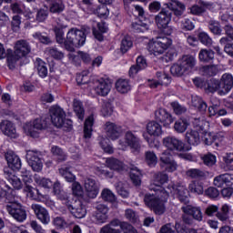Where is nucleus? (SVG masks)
Returning a JSON list of instances; mask_svg holds the SVG:
<instances>
[{"mask_svg": "<svg viewBox=\"0 0 233 233\" xmlns=\"http://www.w3.org/2000/svg\"><path fill=\"white\" fill-rule=\"evenodd\" d=\"M5 159L8 167L4 168L5 177L12 185L15 190H21L24 187L23 181H21V178L14 173V170H19V168H21V158H19L14 151H7L5 153Z\"/></svg>", "mask_w": 233, "mask_h": 233, "instance_id": "nucleus-1", "label": "nucleus"}, {"mask_svg": "<svg viewBox=\"0 0 233 233\" xmlns=\"http://www.w3.org/2000/svg\"><path fill=\"white\" fill-rule=\"evenodd\" d=\"M232 87L233 76L229 73H225L220 79L212 78L208 81L205 90L210 94L217 92L218 96H227L232 90Z\"/></svg>", "mask_w": 233, "mask_h": 233, "instance_id": "nucleus-2", "label": "nucleus"}, {"mask_svg": "<svg viewBox=\"0 0 233 233\" xmlns=\"http://www.w3.org/2000/svg\"><path fill=\"white\" fill-rule=\"evenodd\" d=\"M208 124L205 120L199 118H194L193 127L195 130L187 131L186 133V140L188 145H199V133L207 134V127Z\"/></svg>", "mask_w": 233, "mask_h": 233, "instance_id": "nucleus-3", "label": "nucleus"}, {"mask_svg": "<svg viewBox=\"0 0 233 233\" xmlns=\"http://www.w3.org/2000/svg\"><path fill=\"white\" fill-rule=\"evenodd\" d=\"M51 122L56 128H72V120L66 119V113L60 106H55L49 109Z\"/></svg>", "mask_w": 233, "mask_h": 233, "instance_id": "nucleus-4", "label": "nucleus"}, {"mask_svg": "<svg viewBox=\"0 0 233 233\" xmlns=\"http://www.w3.org/2000/svg\"><path fill=\"white\" fill-rule=\"evenodd\" d=\"M168 181V175L165 173H156L153 177V180L149 185V190L156 192L157 196L160 198H167L168 191L165 190L163 185Z\"/></svg>", "mask_w": 233, "mask_h": 233, "instance_id": "nucleus-5", "label": "nucleus"}, {"mask_svg": "<svg viewBox=\"0 0 233 233\" xmlns=\"http://www.w3.org/2000/svg\"><path fill=\"white\" fill-rule=\"evenodd\" d=\"M119 146L121 150H127V147H129L133 154L141 152V140L130 131L126 133L125 140H119Z\"/></svg>", "mask_w": 233, "mask_h": 233, "instance_id": "nucleus-6", "label": "nucleus"}, {"mask_svg": "<svg viewBox=\"0 0 233 233\" xmlns=\"http://www.w3.org/2000/svg\"><path fill=\"white\" fill-rule=\"evenodd\" d=\"M172 39L167 36H158L156 41L148 44V50L153 56H161L170 46Z\"/></svg>", "mask_w": 233, "mask_h": 233, "instance_id": "nucleus-7", "label": "nucleus"}, {"mask_svg": "<svg viewBox=\"0 0 233 233\" xmlns=\"http://www.w3.org/2000/svg\"><path fill=\"white\" fill-rule=\"evenodd\" d=\"M5 208L8 214H10V216L19 223H23V221L26 219V210L20 203L14 201L13 198L7 202Z\"/></svg>", "mask_w": 233, "mask_h": 233, "instance_id": "nucleus-8", "label": "nucleus"}, {"mask_svg": "<svg viewBox=\"0 0 233 233\" xmlns=\"http://www.w3.org/2000/svg\"><path fill=\"white\" fill-rule=\"evenodd\" d=\"M48 124L46 120L36 118L33 122L27 123L24 126V130L26 136L31 137H39V130H45L47 128Z\"/></svg>", "mask_w": 233, "mask_h": 233, "instance_id": "nucleus-9", "label": "nucleus"}, {"mask_svg": "<svg viewBox=\"0 0 233 233\" xmlns=\"http://www.w3.org/2000/svg\"><path fill=\"white\" fill-rule=\"evenodd\" d=\"M194 66H196V57L192 56L191 55H184L177 61L176 76L177 77H181V76L185 75V72L192 70Z\"/></svg>", "mask_w": 233, "mask_h": 233, "instance_id": "nucleus-10", "label": "nucleus"}, {"mask_svg": "<svg viewBox=\"0 0 233 233\" xmlns=\"http://www.w3.org/2000/svg\"><path fill=\"white\" fill-rule=\"evenodd\" d=\"M43 155L38 150H27L25 159L34 172H41L43 170Z\"/></svg>", "mask_w": 233, "mask_h": 233, "instance_id": "nucleus-11", "label": "nucleus"}, {"mask_svg": "<svg viewBox=\"0 0 233 233\" xmlns=\"http://www.w3.org/2000/svg\"><path fill=\"white\" fill-rule=\"evenodd\" d=\"M144 202L147 207L151 208L157 216L165 214V203L159 198L154 197L151 194H146L144 198Z\"/></svg>", "mask_w": 233, "mask_h": 233, "instance_id": "nucleus-12", "label": "nucleus"}, {"mask_svg": "<svg viewBox=\"0 0 233 233\" xmlns=\"http://www.w3.org/2000/svg\"><path fill=\"white\" fill-rule=\"evenodd\" d=\"M155 119L157 123H161L165 128H170V125L174 123V116L165 108H158L155 111Z\"/></svg>", "mask_w": 233, "mask_h": 233, "instance_id": "nucleus-13", "label": "nucleus"}, {"mask_svg": "<svg viewBox=\"0 0 233 233\" xmlns=\"http://www.w3.org/2000/svg\"><path fill=\"white\" fill-rule=\"evenodd\" d=\"M190 14L192 15H202L207 12V10H210L211 12H214L215 6L214 4L209 2H205L203 0H198L197 5H193L190 8Z\"/></svg>", "mask_w": 233, "mask_h": 233, "instance_id": "nucleus-14", "label": "nucleus"}, {"mask_svg": "<svg viewBox=\"0 0 233 233\" xmlns=\"http://www.w3.org/2000/svg\"><path fill=\"white\" fill-rule=\"evenodd\" d=\"M176 156V151L165 150L160 154L159 159L161 163L166 165V170L167 172H174L176 170V161L174 157Z\"/></svg>", "mask_w": 233, "mask_h": 233, "instance_id": "nucleus-15", "label": "nucleus"}, {"mask_svg": "<svg viewBox=\"0 0 233 233\" xmlns=\"http://www.w3.org/2000/svg\"><path fill=\"white\" fill-rule=\"evenodd\" d=\"M105 132L109 139L116 141L123 134V127L114 122H106L105 124Z\"/></svg>", "mask_w": 233, "mask_h": 233, "instance_id": "nucleus-16", "label": "nucleus"}, {"mask_svg": "<svg viewBox=\"0 0 233 233\" xmlns=\"http://www.w3.org/2000/svg\"><path fill=\"white\" fill-rule=\"evenodd\" d=\"M69 212H71L72 216L81 219L86 216V208L83 206V202L81 200L75 198L71 205L67 207Z\"/></svg>", "mask_w": 233, "mask_h": 233, "instance_id": "nucleus-17", "label": "nucleus"}, {"mask_svg": "<svg viewBox=\"0 0 233 233\" xmlns=\"http://www.w3.org/2000/svg\"><path fill=\"white\" fill-rule=\"evenodd\" d=\"M31 208L37 219H39L43 225H48L50 223V214H48V210H46V208H43V206L39 204H32Z\"/></svg>", "mask_w": 233, "mask_h": 233, "instance_id": "nucleus-18", "label": "nucleus"}, {"mask_svg": "<svg viewBox=\"0 0 233 233\" xmlns=\"http://www.w3.org/2000/svg\"><path fill=\"white\" fill-rule=\"evenodd\" d=\"M79 34H77V29H70L67 32L66 38L65 41L66 50H69L72 52L74 50L73 46H79L80 41L77 40L76 37H79Z\"/></svg>", "mask_w": 233, "mask_h": 233, "instance_id": "nucleus-19", "label": "nucleus"}, {"mask_svg": "<svg viewBox=\"0 0 233 233\" xmlns=\"http://www.w3.org/2000/svg\"><path fill=\"white\" fill-rule=\"evenodd\" d=\"M30 44L26 42L25 40H18L16 41L15 45V56L16 57H25V56H28L30 54Z\"/></svg>", "mask_w": 233, "mask_h": 233, "instance_id": "nucleus-20", "label": "nucleus"}, {"mask_svg": "<svg viewBox=\"0 0 233 233\" xmlns=\"http://www.w3.org/2000/svg\"><path fill=\"white\" fill-rule=\"evenodd\" d=\"M181 208L184 214L192 216L193 219H196V221H203V212H201V208L187 204Z\"/></svg>", "mask_w": 233, "mask_h": 233, "instance_id": "nucleus-21", "label": "nucleus"}, {"mask_svg": "<svg viewBox=\"0 0 233 233\" xmlns=\"http://www.w3.org/2000/svg\"><path fill=\"white\" fill-rule=\"evenodd\" d=\"M85 189L91 199L97 198V194H99V187H97V183L93 178H86Z\"/></svg>", "mask_w": 233, "mask_h": 233, "instance_id": "nucleus-22", "label": "nucleus"}, {"mask_svg": "<svg viewBox=\"0 0 233 233\" xmlns=\"http://www.w3.org/2000/svg\"><path fill=\"white\" fill-rule=\"evenodd\" d=\"M0 130H2L5 136L15 139L17 137V131L15 130V126L8 120H4L0 123Z\"/></svg>", "mask_w": 233, "mask_h": 233, "instance_id": "nucleus-23", "label": "nucleus"}, {"mask_svg": "<svg viewBox=\"0 0 233 233\" xmlns=\"http://www.w3.org/2000/svg\"><path fill=\"white\" fill-rule=\"evenodd\" d=\"M156 23L158 28L167 30L168 28V24L170 23V15L167 14L165 8L156 16Z\"/></svg>", "mask_w": 233, "mask_h": 233, "instance_id": "nucleus-24", "label": "nucleus"}, {"mask_svg": "<svg viewBox=\"0 0 233 233\" xmlns=\"http://www.w3.org/2000/svg\"><path fill=\"white\" fill-rule=\"evenodd\" d=\"M110 90H112V84L109 82H106V80H99L96 82L95 92L97 96H108Z\"/></svg>", "mask_w": 233, "mask_h": 233, "instance_id": "nucleus-25", "label": "nucleus"}, {"mask_svg": "<svg viewBox=\"0 0 233 233\" xmlns=\"http://www.w3.org/2000/svg\"><path fill=\"white\" fill-rule=\"evenodd\" d=\"M233 183V176L230 174H223L214 178L215 187H228Z\"/></svg>", "mask_w": 233, "mask_h": 233, "instance_id": "nucleus-26", "label": "nucleus"}, {"mask_svg": "<svg viewBox=\"0 0 233 233\" xmlns=\"http://www.w3.org/2000/svg\"><path fill=\"white\" fill-rule=\"evenodd\" d=\"M147 130L149 136H155L157 137L163 134V127L157 120L149 122L147 126Z\"/></svg>", "mask_w": 233, "mask_h": 233, "instance_id": "nucleus-27", "label": "nucleus"}, {"mask_svg": "<svg viewBox=\"0 0 233 233\" xmlns=\"http://www.w3.org/2000/svg\"><path fill=\"white\" fill-rule=\"evenodd\" d=\"M116 227H120L119 219L116 218L110 221L100 229V233H121L120 229H116Z\"/></svg>", "mask_w": 233, "mask_h": 233, "instance_id": "nucleus-28", "label": "nucleus"}, {"mask_svg": "<svg viewBox=\"0 0 233 233\" xmlns=\"http://www.w3.org/2000/svg\"><path fill=\"white\" fill-rule=\"evenodd\" d=\"M157 77L159 79L157 82H152L149 86L150 88H157L159 85L167 86L170 84V77H168L165 73L157 72Z\"/></svg>", "mask_w": 233, "mask_h": 233, "instance_id": "nucleus-29", "label": "nucleus"}, {"mask_svg": "<svg viewBox=\"0 0 233 233\" xmlns=\"http://www.w3.org/2000/svg\"><path fill=\"white\" fill-rule=\"evenodd\" d=\"M177 195L180 203H184L185 207L190 204V199L188 198V190L184 186H178L177 187Z\"/></svg>", "mask_w": 233, "mask_h": 233, "instance_id": "nucleus-30", "label": "nucleus"}, {"mask_svg": "<svg viewBox=\"0 0 233 233\" xmlns=\"http://www.w3.org/2000/svg\"><path fill=\"white\" fill-rule=\"evenodd\" d=\"M106 167L110 168V170H116V172H119V170H123L124 165L121 160L109 157L106 159Z\"/></svg>", "mask_w": 233, "mask_h": 233, "instance_id": "nucleus-31", "label": "nucleus"}, {"mask_svg": "<svg viewBox=\"0 0 233 233\" xmlns=\"http://www.w3.org/2000/svg\"><path fill=\"white\" fill-rule=\"evenodd\" d=\"M186 176L191 179H203L207 177V173L198 168H191L186 172Z\"/></svg>", "mask_w": 233, "mask_h": 233, "instance_id": "nucleus-32", "label": "nucleus"}, {"mask_svg": "<svg viewBox=\"0 0 233 233\" xmlns=\"http://www.w3.org/2000/svg\"><path fill=\"white\" fill-rule=\"evenodd\" d=\"M73 109L74 112L76 114L78 119L83 121L85 119V108L83 107V103L81 101L75 99L73 101Z\"/></svg>", "mask_w": 233, "mask_h": 233, "instance_id": "nucleus-33", "label": "nucleus"}, {"mask_svg": "<svg viewBox=\"0 0 233 233\" xmlns=\"http://www.w3.org/2000/svg\"><path fill=\"white\" fill-rule=\"evenodd\" d=\"M191 104L195 108H198L199 112H206L207 111V103L203 101V99L198 96L191 97Z\"/></svg>", "mask_w": 233, "mask_h": 233, "instance_id": "nucleus-34", "label": "nucleus"}, {"mask_svg": "<svg viewBox=\"0 0 233 233\" xmlns=\"http://www.w3.org/2000/svg\"><path fill=\"white\" fill-rule=\"evenodd\" d=\"M94 125V116H89L84 124V137L90 139L92 137V127Z\"/></svg>", "mask_w": 233, "mask_h": 233, "instance_id": "nucleus-35", "label": "nucleus"}, {"mask_svg": "<svg viewBox=\"0 0 233 233\" xmlns=\"http://www.w3.org/2000/svg\"><path fill=\"white\" fill-rule=\"evenodd\" d=\"M188 190H190L192 194H197L198 196H201L205 192L203 183L199 181H192L188 186Z\"/></svg>", "mask_w": 233, "mask_h": 233, "instance_id": "nucleus-36", "label": "nucleus"}, {"mask_svg": "<svg viewBox=\"0 0 233 233\" xmlns=\"http://www.w3.org/2000/svg\"><path fill=\"white\" fill-rule=\"evenodd\" d=\"M199 61L204 63H208V61H212L214 59V51L210 49H201L198 54Z\"/></svg>", "mask_w": 233, "mask_h": 233, "instance_id": "nucleus-37", "label": "nucleus"}, {"mask_svg": "<svg viewBox=\"0 0 233 233\" xmlns=\"http://www.w3.org/2000/svg\"><path fill=\"white\" fill-rule=\"evenodd\" d=\"M59 174L68 183H74V181H76V176L72 174V171H70V167H61L59 169Z\"/></svg>", "mask_w": 233, "mask_h": 233, "instance_id": "nucleus-38", "label": "nucleus"}, {"mask_svg": "<svg viewBox=\"0 0 233 233\" xmlns=\"http://www.w3.org/2000/svg\"><path fill=\"white\" fill-rule=\"evenodd\" d=\"M130 170L131 181H133L134 185H141V171L135 166H132Z\"/></svg>", "mask_w": 233, "mask_h": 233, "instance_id": "nucleus-39", "label": "nucleus"}, {"mask_svg": "<svg viewBox=\"0 0 233 233\" xmlns=\"http://www.w3.org/2000/svg\"><path fill=\"white\" fill-rule=\"evenodd\" d=\"M116 88L120 94H127L130 90V84L127 80L118 79L116 83Z\"/></svg>", "mask_w": 233, "mask_h": 233, "instance_id": "nucleus-40", "label": "nucleus"}, {"mask_svg": "<svg viewBox=\"0 0 233 233\" xmlns=\"http://www.w3.org/2000/svg\"><path fill=\"white\" fill-rule=\"evenodd\" d=\"M162 143L167 151L175 152L176 150V137H166L163 138Z\"/></svg>", "mask_w": 233, "mask_h": 233, "instance_id": "nucleus-41", "label": "nucleus"}, {"mask_svg": "<svg viewBox=\"0 0 233 233\" xmlns=\"http://www.w3.org/2000/svg\"><path fill=\"white\" fill-rule=\"evenodd\" d=\"M190 123L188 120L185 117H180L177 122H176V131L178 132L179 134H183L188 128V126Z\"/></svg>", "mask_w": 233, "mask_h": 233, "instance_id": "nucleus-42", "label": "nucleus"}, {"mask_svg": "<svg viewBox=\"0 0 233 233\" xmlns=\"http://www.w3.org/2000/svg\"><path fill=\"white\" fill-rule=\"evenodd\" d=\"M145 161L148 167H156L157 165V156L154 151H147L145 153Z\"/></svg>", "mask_w": 233, "mask_h": 233, "instance_id": "nucleus-43", "label": "nucleus"}, {"mask_svg": "<svg viewBox=\"0 0 233 233\" xmlns=\"http://www.w3.org/2000/svg\"><path fill=\"white\" fill-rule=\"evenodd\" d=\"M63 10H65L63 0H54L50 6V12L52 14H61Z\"/></svg>", "mask_w": 233, "mask_h": 233, "instance_id": "nucleus-44", "label": "nucleus"}, {"mask_svg": "<svg viewBox=\"0 0 233 233\" xmlns=\"http://www.w3.org/2000/svg\"><path fill=\"white\" fill-rule=\"evenodd\" d=\"M56 198L57 199H60V201H63L66 208H68V207L71 206L74 200L76 199V198H70L68 194L63 190L60 191L58 194H56Z\"/></svg>", "mask_w": 233, "mask_h": 233, "instance_id": "nucleus-45", "label": "nucleus"}, {"mask_svg": "<svg viewBox=\"0 0 233 233\" xmlns=\"http://www.w3.org/2000/svg\"><path fill=\"white\" fill-rule=\"evenodd\" d=\"M229 210L230 208L228 207V205H223L220 208V211H218L216 214L218 219H219V221H228Z\"/></svg>", "mask_w": 233, "mask_h": 233, "instance_id": "nucleus-46", "label": "nucleus"}, {"mask_svg": "<svg viewBox=\"0 0 233 233\" xmlns=\"http://www.w3.org/2000/svg\"><path fill=\"white\" fill-rule=\"evenodd\" d=\"M202 72L204 76H207L208 77H212L219 72V69L218 68V66H204L202 67Z\"/></svg>", "mask_w": 233, "mask_h": 233, "instance_id": "nucleus-47", "label": "nucleus"}, {"mask_svg": "<svg viewBox=\"0 0 233 233\" xmlns=\"http://www.w3.org/2000/svg\"><path fill=\"white\" fill-rule=\"evenodd\" d=\"M76 34H79V36H76V41H80L79 46H83L86 41V35L90 34V27L82 28L81 30L76 29Z\"/></svg>", "mask_w": 233, "mask_h": 233, "instance_id": "nucleus-48", "label": "nucleus"}, {"mask_svg": "<svg viewBox=\"0 0 233 233\" xmlns=\"http://www.w3.org/2000/svg\"><path fill=\"white\" fill-rule=\"evenodd\" d=\"M36 69L40 77H46L48 76L46 64L43 60H36Z\"/></svg>", "mask_w": 233, "mask_h": 233, "instance_id": "nucleus-49", "label": "nucleus"}, {"mask_svg": "<svg viewBox=\"0 0 233 233\" xmlns=\"http://www.w3.org/2000/svg\"><path fill=\"white\" fill-rule=\"evenodd\" d=\"M132 39L130 36H125L121 41L120 51L122 54H127L130 48H132Z\"/></svg>", "mask_w": 233, "mask_h": 233, "instance_id": "nucleus-50", "label": "nucleus"}, {"mask_svg": "<svg viewBox=\"0 0 233 233\" xmlns=\"http://www.w3.org/2000/svg\"><path fill=\"white\" fill-rule=\"evenodd\" d=\"M63 28H65V25H58L55 27L56 43H58L59 45H65V41H66V39H65L64 37L65 32H63Z\"/></svg>", "mask_w": 233, "mask_h": 233, "instance_id": "nucleus-51", "label": "nucleus"}, {"mask_svg": "<svg viewBox=\"0 0 233 233\" xmlns=\"http://www.w3.org/2000/svg\"><path fill=\"white\" fill-rule=\"evenodd\" d=\"M33 37L34 39H35L36 41H39L43 45H52V39L50 38V36L44 35L40 32H36L33 34Z\"/></svg>", "mask_w": 233, "mask_h": 233, "instance_id": "nucleus-52", "label": "nucleus"}, {"mask_svg": "<svg viewBox=\"0 0 233 233\" xmlns=\"http://www.w3.org/2000/svg\"><path fill=\"white\" fill-rule=\"evenodd\" d=\"M208 26L212 34H214L215 35H221V32H223V30H221V25H219V22L211 20L208 23Z\"/></svg>", "mask_w": 233, "mask_h": 233, "instance_id": "nucleus-53", "label": "nucleus"}, {"mask_svg": "<svg viewBox=\"0 0 233 233\" xmlns=\"http://www.w3.org/2000/svg\"><path fill=\"white\" fill-rule=\"evenodd\" d=\"M47 52L51 57L58 61H61L65 57V53L59 51L56 47H49L47 48Z\"/></svg>", "mask_w": 233, "mask_h": 233, "instance_id": "nucleus-54", "label": "nucleus"}, {"mask_svg": "<svg viewBox=\"0 0 233 233\" xmlns=\"http://www.w3.org/2000/svg\"><path fill=\"white\" fill-rule=\"evenodd\" d=\"M101 197L104 201H108L109 203H114V201H116V195H114L108 188L103 189Z\"/></svg>", "mask_w": 233, "mask_h": 233, "instance_id": "nucleus-55", "label": "nucleus"}, {"mask_svg": "<svg viewBox=\"0 0 233 233\" xmlns=\"http://www.w3.org/2000/svg\"><path fill=\"white\" fill-rule=\"evenodd\" d=\"M51 152L53 156H56L57 157L58 161H65V159H66V155L65 154V152H63V149H61L57 146H54L51 148Z\"/></svg>", "mask_w": 233, "mask_h": 233, "instance_id": "nucleus-56", "label": "nucleus"}, {"mask_svg": "<svg viewBox=\"0 0 233 233\" xmlns=\"http://www.w3.org/2000/svg\"><path fill=\"white\" fill-rule=\"evenodd\" d=\"M202 161L207 167H214L216 165V156L212 155V153H208L203 156Z\"/></svg>", "mask_w": 233, "mask_h": 233, "instance_id": "nucleus-57", "label": "nucleus"}, {"mask_svg": "<svg viewBox=\"0 0 233 233\" xmlns=\"http://www.w3.org/2000/svg\"><path fill=\"white\" fill-rule=\"evenodd\" d=\"M35 181L37 183V185H40V187H43L44 188H52L54 186L52 181L48 178H40L35 177Z\"/></svg>", "mask_w": 233, "mask_h": 233, "instance_id": "nucleus-58", "label": "nucleus"}, {"mask_svg": "<svg viewBox=\"0 0 233 233\" xmlns=\"http://www.w3.org/2000/svg\"><path fill=\"white\" fill-rule=\"evenodd\" d=\"M132 28L134 32H137V34H139L141 32H147V30H148V25L142 22L133 23Z\"/></svg>", "mask_w": 233, "mask_h": 233, "instance_id": "nucleus-59", "label": "nucleus"}, {"mask_svg": "<svg viewBox=\"0 0 233 233\" xmlns=\"http://www.w3.org/2000/svg\"><path fill=\"white\" fill-rule=\"evenodd\" d=\"M21 177H22L23 183L25 186V188L30 187V184L32 183V176L30 175V171L23 170L21 172Z\"/></svg>", "mask_w": 233, "mask_h": 233, "instance_id": "nucleus-60", "label": "nucleus"}, {"mask_svg": "<svg viewBox=\"0 0 233 233\" xmlns=\"http://www.w3.org/2000/svg\"><path fill=\"white\" fill-rule=\"evenodd\" d=\"M88 71H83L82 73L78 74L76 76V82L78 85H86L88 83L89 78H88Z\"/></svg>", "mask_w": 233, "mask_h": 233, "instance_id": "nucleus-61", "label": "nucleus"}, {"mask_svg": "<svg viewBox=\"0 0 233 233\" xmlns=\"http://www.w3.org/2000/svg\"><path fill=\"white\" fill-rule=\"evenodd\" d=\"M198 39L202 45H205L206 46H212V38H210L207 33H200L198 35Z\"/></svg>", "mask_w": 233, "mask_h": 233, "instance_id": "nucleus-62", "label": "nucleus"}, {"mask_svg": "<svg viewBox=\"0 0 233 233\" xmlns=\"http://www.w3.org/2000/svg\"><path fill=\"white\" fill-rule=\"evenodd\" d=\"M205 196L210 198V199H216L219 196V190L214 187H209L205 190Z\"/></svg>", "mask_w": 233, "mask_h": 233, "instance_id": "nucleus-63", "label": "nucleus"}, {"mask_svg": "<svg viewBox=\"0 0 233 233\" xmlns=\"http://www.w3.org/2000/svg\"><path fill=\"white\" fill-rule=\"evenodd\" d=\"M120 228L124 233H138L137 228L127 222H120Z\"/></svg>", "mask_w": 233, "mask_h": 233, "instance_id": "nucleus-64", "label": "nucleus"}]
</instances>
